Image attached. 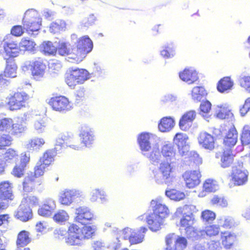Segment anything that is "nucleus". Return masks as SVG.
<instances>
[{
	"mask_svg": "<svg viewBox=\"0 0 250 250\" xmlns=\"http://www.w3.org/2000/svg\"><path fill=\"white\" fill-rule=\"evenodd\" d=\"M161 154L159 149L152 150L148 158L149 160L152 163H158L160 160Z\"/></svg>",
	"mask_w": 250,
	"mask_h": 250,
	"instance_id": "63",
	"label": "nucleus"
},
{
	"mask_svg": "<svg viewBox=\"0 0 250 250\" xmlns=\"http://www.w3.org/2000/svg\"><path fill=\"white\" fill-rule=\"evenodd\" d=\"M69 217V215L66 211L59 210L54 214L53 219L55 222L60 223L67 221Z\"/></svg>",
	"mask_w": 250,
	"mask_h": 250,
	"instance_id": "48",
	"label": "nucleus"
},
{
	"mask_svg": "<svg viewBox=\"0 0 250 250\" xmlns=\"http://www.w3.org/2000/svg\"><path fill=\"white\" fill-rule=\"evenodd\" d=\"M93 47L92 41L88 36H84L79 38L74 50L76 53V63L82 62L86 55L92 51Z\"/></svg>",
	"mask_w": 250,
	"mask_h": 250,
	"instance_id": "5",
	"label": "nucleus"
},
{
	"mask_svg": "<svg viewBox=\"0 0 250 250\" xmlns=\"http://www.w3.org/2000/svg\"><path fill=\"white\" fill-rule=\"evenodd\" d=\"M165 219L151 213L146 217V223L149 229L152 231H156L161 229L164 224Z\"/></svg>",
	"mask_w": 250,
	"mask_h": 250,
	"instance_id": "21",
	"label": "nucleus"
},
{
	"mask_svg": "<svg viewBox=\"0 0 250 250\" xmlns=\"http://www.w3.org/2000/svg\"><path fill=\"white\" fill-rule=\"evenodd\" d=\"M217 188L216 182L211 179H206L203 184V190L206 192H215Z\"/></svg>",
	"mask_w": 250,
	"mask_h": 250,
	"instance_id": "44",
	"label": "nucleus"
},
{
	"mask_svg": "<svg viewBox=\"0 0 250 250\" xmlns=\"http://www.w3.org/2000/svg\"><path fill=\"white\" fill-rule=\"evenodd\" d=\"M81 192L75 190L65 189L61 193L59 201L62 205H70L73 201L78 198L82 197Z\"/></svg>",
	"mask_w": 250,
	"mask_h": 250,
	"instance_id": "15",
	"label": "nucleus"
},
{
	"mask_svg": "<svg viewBox=\"0 0 250 250\" xmlns=\"http://www.w3.org/2000/svg\"><path fill=\"white\" fill-rule=\"evenodd\" d=\"M68 235L66 243L70 246H81L83 240L91 238L95 233V228L92 226H84L79 227L77 224L70 225L67 230Z\"/></svg>",
	"mask_w": 250,
	"mask_h": 250,
	"instance_id": "2",
	"label": "nucleus"
},
{
	"mask_svg": "<svg viewBox=\"0 0 250 250\" xmlns=\"http://www.w3.org/2000/svg\"><path fill=\"white\" fill-rule=\"evenodd\" d=\"M240 140L243 145L250 144V127L249 126L245 125L243 127Z\"/></svg>",
	"mask_w": 250,
	"mask_h": 250,
	"instance_id": "50",
	"label": "nucleus"
},
{
	"mask_svg": "<svg viewBox=\"0 0 250 250\" xmlns=\"http://www.w3.org/2000/svg\"><path fill=\"white\" fill-rule=\"evenodd\" d=\"M15 217L21 222H27L33 217L32 209L29 207L21 203L15 213Z\"/></svg>",
	"mask_w": 250,
	"mask_h": 250,
	"instance_id": "20",
	"label": "nucleus"
},
{
	"mask_svg": "<svg viewBox=\"0 0 250 250\" xmlns=\"http://www.w3.org/2000/svg\"><path fill=\"white\" fill-rule=\"evenodd\" d=\"M41 26V21L36 16L34 11L27 10L23 19V26L27 32L38 31Z\"/></svg>",
	"mask_w": 250,
	"mask_h": 250,
	"instance_id": "6",
	"label": "nucleus"
},
{
	"mask_svg": "<svg viewBox=\"0 0 250 250\" xmlns=\"http://www.w3.org/2000/svg\"><path fill=\"white\" fill-rule=\"evenodd\" d=\"M48 104L54 110L60 112L68 111L71 108L68 99L62 95L51 97Z\"/></svg>",
	"mask_w": 250,
	"mask_h": 250,
	"instance_id": "8",
	"label": "nucleus"
},
{
	"mask_svg": "<svg viewBox=\"0 0 250 250\" xmlns=\"http://www.w3.org/2000/svg\"><path fill=\"white\" fill-rule=\"evenodd\" d=\"M39 199L36 196L32 195H27L21 202V203L29 208L30 207H36L39 205Z\"/></svg>",
	"mask_w": 250,
	"mask_h": 250,
	"instance_id": "46",
	"label": "nucleus"
},
{
	"mask_svg": "<svg viewBox=\"0 0 250 250\" xmlns=\"http://www.w3.org/2000/svg\"><path fill=\"white\" fill-rule=\"evenodd\" d=\"M159 171L161 174L162 179L165 181H168L172 178L173 167L171 163L162 162L159 167Z\"/></svg>",
	"mask_w": 250,
	"mask_h": 250,
	"instance_id": "25",
	"label": "nucleus"
},
{
	"mask_svg": "<svg viewBox=\"0 0 250 250\" xmlns=\"http://www.w3.org/2000/svg\"><path fill=\"white\" fill-rule=\"evenodd\" d=\"M164 250H183L187 246V240L182 236H176L174 233L168 234L165 237Z\"/></svg>",
	"mask_w": 250,
	"mask_h": 250,
	"instance_id": "7",
	"label": "nucleus"
},
{
	"mask_svg": "<svg viewBox=\"0 0 250 250\" xmlns=\"http://www.w3.org/2000/svg\"><path fill=\"white\" fill-rule=\"evenodd\" d=\"M220 228L219 225L211 224L206 226L203 230V233L209 237L218 235L220 232Z\"/></svg>",
	"mask_w": 250,
	"mask_h": 250,
	"instance_id": "40",
	"label": "nucleus"
},
{
	"mask_svg": "<svg viewBox=\"0 0 250 250\" xmlns=\"http://www.w3.org/2000/svg\"><path fill=\"white\" fill-rule=\"evenodd\" d=\"M211 106L212 104L208 100L203 101L199 107L200 114L203 116H206L210 112Z\"/></svg>",
	"mask_w": 250,
	"mask_h": 250,
	"instance_id": "57",
	"label": "nucleus"
},
{
	"mask_svg": "<svg viewBox=\"0 0 250 250\" xmlns=\"http://www.w3.org/2000/svg\"><path fill=\"white\" fill-rule=\"evenodd\" d=\"M13 140L12 136L9 133L0 135V150L11 146Z\"/></svg>",
	"mask_w": 250,
	"mask_h": 250,
	"instance_id": "49",
	"label": "nucleus"
},
{
	"mask_svg": "<svg viewBox=\"0 0 250 250\" xmlns=\"http://www.w3.org/2000/svg\"><path fill=\"white\" fill-rule=\"evenodd\" d=\"M13 120L11 118H3L0 120V131H10Z\"/></svg>",
	"mask_w": 250,
	"mask_h": 250,
	"instance_id": "59",
	"label": "nucleus"
},
{
	"mask_svg": "<svg viewBox=\"0 0 250 250\" xmlns=\"http://www.w3.org/2000/svg\"><path fill=\"white\" fill-rule=\"evenodd\" d=\"M3 48L7 58L13 59L18 56L20 50L19 44L16 42L12 41L5 42Z\"/></svg>",
	"mask_w": 250,
	"mask_h": 250,
	"instance_id": "23",
	"label": "nucleus"
},
{
	"mask_svg": "<svg viewBox=\"0 0 250 250\" xmlns=\"http://www.w3.org/2000/svg\"><path fill=\"white\" fill-rule=\"evenodd\" d=\"M34 128L38 133L43 132L46 127V124L44 121L40 120L37 121L34 123Z\"/></svg>",
	"mask_w": 250,
	"mask_h": 250,
	"instance_id": "62",
	"label": "nucleus"
},
{
	"mask_svg": "<svg viewBox=\"0 0 250 250\" xmlns=\"http://www.w3.org/2000/svg\"><path fill=\"white\" fill-rule=\"evenodd\" d=\"M207 95L205 88L202 86H195L191 91L192 99L197 102L200 101Z\"/></svg>",
	"mask_w": 250,
	"mask_h": 250,
	"instance_id": "38",
	"label": "nucleus"
},
{
	"mask_svg": "<svg viewBox=\"0 0 250 250\" xmlns=\"http://www.w3.org/2000/svg\"><path fill=\"white\" fill-rule=\"evenodd\" d=\"M215 112L216 117L220 119H229L233 116L229 106H227L226 104L217 105Z\"/></svg>",
	"mask_w": 250,
	"mask_h": 250,
	"instance_id": "32",
	"label": "nucleus"
},
{
	"mask_svg": "<svg viewBox=\"0 0 250 250\" xmlns=\"http://www.w3.org/2000/svg\"><path fill=\"white\" fill-rule=\"evenodd\" d=\"M149 139L150 137L148 133H142L139 135L138 138V143L142 151L146 152L150 150L151 146Z\"/></svg>",
	"mask_w": 250,
	"mask_h": 250,
	"instance_id": "35",
	"label": "nucleus"
},
{
	"mask_svg": "<svg viewBox=\"0 0 250 250\" xmlns=\"http://www.w3.org/2000/svg\"><path fill=\"white\" fill-rule=\"evenodd\" d=\"M55 208V201L48 200L40 207L38 210V213L40 216L48 217L52 215Z\"/></svg>",
	"mask_w": 250,
	"mask_h": 250,
	"instance_id": "26",
	"label": "nucleus"
},
{
	"mask_svg": "<svg viewBox=\"0 0 250 250\" xmlns=\"http://www.w3.org/2000/svg\"><path fill=\"white\" fill-rule=\"evenodd\" d=\"M90 78V73L85 69H71L66 74L65 82L68 86L74 88L77 84H83Z\"/></svg>",
	"mask_w": 250,
	"mask_h": 250,
	"instance_id": "3",
	"label": "nucleus"
},
{
	"mask_svg": "<svg viewBox=\"0 0 250 250\" xmlns=\"http://www.w3.org/2000/svg\"><path fill=\"white\" fill-rule=\"evenodd\" d=\"M166 195L170 199L175 201L183 200L185 197L184 192L175 189H171L166 191Z\"/></svg>",
	"mask_w": 250,
	"mask_h": 250,
	"instance_id": "43",
	"label": "nucleus"
},
{
	"mask_svg": "<svg viewBox=\"0 0 250 250\" xmlns=\"http://www.w3.org/2000/svg\"><path fill=\"white\" fill-rule=\"evenodd\" d=\"M74 47H70L68 42L59 41L57 47V51L62 56L67 57L69 61L76 63V58Z\"/></svg>",
	"mask_w": 250,
	"mask_h": 250,
	"instance_id": "12",
	"label": "nucleus"
},
{
	"mask_svg": "<svg viewBox=\"0 0 250 250\" xmlns=\"http://www.w3.org/2000/svg\"><path fill=\"white\" fill-rule=\"evenodd\" d=\"M42 182L37 179L35 176L32 175H28L24 179L22 185L23 189L26 192H31L35 189L38 186H40Z\"/></svg>",
	"mask_w": 250,
	"mask_h": 250,
	"instance_id": "24",
	"label": "nucleus"
},
{
	"mask_svg": "<svg viewBox=\"0 0 250 250\" xmlns=\"http://www.w3.org/2000/svg\"><path fill=\"white\" fill-rule=\"evenodd\" d=\"M152 213L165 219L169 214V209L165 204H163L159 202H156Z\"/></svg>",
	"mask_w": 250,
	"mask_h": 250,
	"instance_id": "37",
	"label": "nucleus"
},
{
	"mask_svg": "<svg viewBox=\"0 0 250 250\" xmlns=\"http://www.w3.org/2000/svg\"><path fill=\"white\" fill-rule=\"evenodd\" d=\"M233 85V81L230 77H224L217 83V89L220 93L227 92L232 88Z\"/></svg>",
	"mask_w": 250,
	"mask_h": 250,
	"instance_id": "27",
	"label": "nucleus"
},
{
	"mask_svg": "<svg viewBox=\"0 0 250 250\" xmlns=\"http://www.w3.org/2000/svg\"><path fill=\"white\" fill-rule=\"evenodd\" d=\"M196 116L195 111L190 110L185 112L180 118L179 126L183 131L188 130L192 126V123Z\"/></svg>",
	"mask_w": 250,
	"mask_h": 250,
	"instance_id": "18",
	"label": "nucleus"
},
{
	"mask_svg": "<svg viewBox=\"0 0 250 250\" xmlns=\"http://www.w3.org/2000/svg\"><path fill=\"white\" fill-rule=\"evenodd\" d=\"M201 177V174L199 169L188 170L182 174L185 185L188 188L197 187L200 183Z\"/></svg>",
	"mask_w": 250,
	"mask_h": 250,
	"instance_id": "10",
	"label": "nucleus"
},
{
	"mask_svg": "<svg viewBox=\"0 0 250 250\" xmlns=\"http://www.w3.org/2000/svg\"><path fill=\"white\" fill-rule=\"evenodd\" d=\"M238 132L234 126L230 128L223 141L224 145L229 147H232L235 145L237 142Z\"/></svg>",
	"mask_w": 250,
	"mask_h": 250,
	"instance_id": "30",
	"label": "nucleus"
},
{
	"mask_svg": "<svg viewBox=\"0 0 250 250\" xmlns=\"http://www.w3.org/2000/svg\"><path fill=\"white\" fill-rule=\"evenodd\" d=\"M29 99V95L24 92H15L6 98V104L9 110L17 111L26 107Z\"/></svg>",
	"mask_w": 250,
	"mask_h": 250,
	"instance_id": "4",
	"label": "nucleus"
},
{
	"mask_svg": "<svg viewBox=\"0 0 250 250\" xmlns=\"http://www.w3.org/2000/svg\"><path fill=\"white\" fill-rule=\"evenodd\" d=\"M35 45L36 44L33 41L25 38L22 39L19 43L20 50L24 51H31L34 50Z\"/></svg>",
	"mask_w": 250,
	"mask_h": 250,
	"instance_id": "51",
	"label": "nucleus"
},
{
	"mask_svg": "<svg viewBox=\"0 0 250 250\" xmlns=\"http://www.w3.org/2000/svg\"><path fill=\"white\" fill-rule=\"evenodd\" d=\"M26 126L22 121H17L16 123L12 122V125L8 133L10 135L20 136L26 130Z\"/></svg>",
	"mask_w": 250,
	"mask_h": 250,
	"instance_id": "34",
	"label": "nucleus"
},
{
	"mask_svg": "<svg viewBox=\"0 0 250 250\" xmlns=\"http://www.w3.org/2000/svg\"><path fill=\"white\" fill-rule=\"evenodd\" d=\"M6 65L4 71V76L5 77L14 78L16 76L17 65L15 60L12 58L5 59Z\"/></svg>",
	"mask_w": 250,
	"mask_h": 250,
	"instance_id": "28",
	"label": "nucleus"
},
{
	"mask_svg": "<svg viewBox=\"0 0 250 250\" xmlns=\"http://www.w3.org/2000/svg\"><path fill=\"white\" fill-rule=\"evenodd\" d=\"M133 229L129 228H126L120 231V237L125 240H128L131 236Z\"/></svg>",
	"mask_w": 250,
	"mask_h": 250,
	"instance_id": "61",
	"label": "nucleus"
},
{
	"mask_svg": "<svg viewBox=\"0 0 250 250\" xmlns=\"http://www.w3.org/2000/svg\"><path fill=\"white\" fill-rule=\"evenodd\" d=\"M202 158L195 151L189 152L185 157L183 165L188 168L199 169V166L202 164Z\"/></svg>",
	"mask_w": 250,
	"mask_h": 250,
	"instance_id": "13",
	"label": "nucleus"
},
{
	"mask_svg": "<svg viewBox=\"0 0 250 250\" xmlns=\"http://www.w3.org/2000/svg\"><path fill=\"white\" fill-rule=\"evenodd\" d=\"M161 152L165 157L170 159L174 157L175 154L173 147L171 144L164 145L162 148Z\"/></svg>",
	"mask_w": 250,
	"mask_h": 250,
	"instance_id": "54",
	"label": "nucleus"
},
{
	"mask_svg": "<svg viewBox=\"0 0 250 250\" xmlns=\"http://www.w3.org/2000/svg\"><path fill=\"white\" fill-rule=\"evenodd\" d=\"M239 83L240 86L250 93V75L241 76Z\"/></svg>",
	"mask_w": 250,
	"mask_h": 250,
	"instance_id": "58",
	"label": "nucleus"
},
{
	"mask_svg": "<svg viewBox=\"0 0 250 250\" xmlns=\"http://www.w3.org/2000/svg\"><path fill=\"white\" fill-rule=\"evenodd\" d=\"M194 209L193 206L186 205L178 208L175 212L176 217L180 218L179 227L185 230L187 237H190L198 232L193 226L196 221Z\"/></svg>",
	"mask_w": 250,
	"mask_h": 250,
	"instance_id": "1",
	"label": "nucleus"
},
{
	"mask_svg": "<svg viewBox=\"0 0 250 250\" xmlns=\"http://www.w3.org/2000/svg\"><path fill=\"white\" fill-rule=\"evenodd\" d=\"M18 152L13 148L8 149L4 154V159L5 161L10 162L18 159Z\"/></svg>",
	"mask_w": 250,
	"mask_h": 250,
	"instance_id": "53",
	"label": "nucleus"
},
{
	"mask_svg": "<svg viewBox=\"0 0 250 250\" xmlns=\"http://www.w3.org/2000/svg\"><path fill=\"white\" fill-rule=\"evenodd\" d=\"M198 144L204 149L212 150L215 148V138L211 134L201 132L197 138Z\"/></svg>",
	"mask_w": 250,
	"mask_h": 250,
	"instance_id": "17",
	"label": "nucleus"
},
{
	"mask_svg": "<svg viewBox=\"0 0 250 250\" xmlns=\"http://www.w3.org/2000/svg\"><path fill=\"white\" fill-rule=\"evenodd\" d=\"M42 48L45 53L49 55H54L57 52V47L54 46L52 42L49 41L43 42Z\"/></svg>",
	"mask_w": 250,
	"mask_h": 250,
	"instance_id": "55",
	"label": "nucleus"
},
{
	"mask_svg": "<svg viewBox=\"0 0 250 250\" xmlns=\"http://www.w3.org/2000/svg\"><path fill=\"white\" fill-rule=\"evenodd\" d=\"M31 241L30 233L25 230L21 231L18 234L16 245L20 247H24Z\"/></svg>",
	"mask_w": 250,
	"mask_h": 250,
	"instance_id": "36",
	"label": "nucleus"
},
{
	"mask_svg": "<svg viewBox=\"0 0 250 250\" xmlns=\"http://www.w3.org/2000/svg\"><path fill=\"white\" fill-rule=\"evenodd\" d=\"M234 157L235 155L230 149H224L223 152H217L215 154L216 158H220V165L223 168L230 167L234 162Z\"/></svg>",
	"mask_w": 250,
	"mask_h": 250,
	"instance_id": "16",
	"label": "nucleus"
},
{
	"mask_svg": "<svg viewBox=\"0 0 250 250\" xmlns=\"http://www.w3.org/2000/svg\"><path fill=\"white\" fill-rule=\"evenodd\" d=\"M55 155V152L53 150H47L43 154L39 161L48 167L54 161Z\"/></svg>",
	"mask_w": 250,
	"mask_h": 250,
	"instance_id": "41",
	"label": "nucleus"
},
{
	"mask_svg": "<svg viewBox=\"0 0 250 250\" xmlns=\"http://www.w3.org/2000/svg\"><path fill=\"white\" fill-rule=\"evenodd\" d=\"M179 77L182 81L188 84L194 83L198 79L196 72L189 68H185L183 71L180 72Z\"/></svg>",
	"mask_w": 250,
	"mask_h": 250,
	"instance_id": "31",
	"label": "nucleus"
},
{
	"mask_svg": "<svg viewBox=\"0 0 250 250\" xmlns=\"http://www.w3.org/2000/svg\"><path fill=\"white\" fill-rule=\"evenodd\" d=\"M25 167L20 164L16 165L12 170V174L16 177L20 178L24 175V170Z\"/></svg>",
	"mask_w": 250,
	"mask_h": 250,
	"instance_id": "60",
	"label": "nucleus"
},
{
	"mask_svg": "<svg viewBox=\"0 0 250 250\" xmlns=\"http://www.w3.org/2000/svg\"><path fill=\"white\" fill-rule=\"evenodd\" d=\"M94 216L90 210L86 207H80L76 209L75 221L83 225L86 226L93 219Z\"/></svg>",
	"mask_w": 250,
	"mask_h": 250,
	"instance_id": "14",
	"label": "nucleus"
},
{
	"mask_svg": "<svg viewBox=\"0 0 250 250\" xmlns=\"http://www.w3.org/2000/svg\"><path fill=\"white\" fill-rule=\"evenodd\" d=\"M82 143L85 146H89L93 143L94 141L93 133L91 130L83 131L80 135Z\"/></svg>",
	"mask_w": 250,
	"mask_h": 250,
	"instance_id": "42",
	"label": "nucleus"
},
{
	"mask_svg": "<svg viewBox=\"0 0 250 250\" xmlns=\"http://www.w3.org/2000/svg\"><path fill=\"white\" fill-rule=\"evenodd\" d=\"M231 181L236 186H242L247 184L249 172L243 167H234L231 173Z\"/></svg>",
	"mask_w": 250,
	"mask_h": 250,
	"instance_id": "9",
	"label": "nucleus"
},
{
	"mask_svg": "<svg viewBox=\"0 0 250 250\" xmlns=\"http://www.w3.org/2000/svg\"><path fill=\"white\" fill-rule=\"evenodd\" d=\"M29 65L31 66V75L34 79L39 81L43 77L46 66L43 62L36 61L30 62Z\"/></svg>",
	"mask_w": 250,
	"mask_h": 250,
	"instance_id": "19",
	"label": "nucleus"
},
{
	"mask_svg": "<svg viewBox=\"0 0 250 250\" xmlns=\"http://www.w3.org/2000/svg\"><path fill=\"white\" fill-rule=\"evenodd\" d=\"M47 167L43 163H41L39 160L37 165L34 167V173L31 175L35 176L37 178L40 176H42L45 172V169Z\"/></svg>",
	"mask_w": 250,
	"mask_h": 250,
	"instance_id": "56",
	"label": "nucleus"
},
{
	"mask_svg": "<svg viewBox=\"0 0 250 250\" xmlns=\"http://www.w3.org/2000/svg\"><path fill=\"white\" fill-rule=\"evenodd\" d=\"M210 204L213 206H219L225 208L228 206V202L226 197L222 195H215L210 199Z\"/></svg>",
	"mask_w": 250,
	"mask_h": 250,
	"instance_id": "39",
	"label": "nucleus"
},
{
	"mask_svg": "<svg viewBox=\"0 0 250 250\" xmlns=\"http://www.w3.org/2000/svg\"><path fill=\"white\" fill-rule=\"evenodd\" d=\"M45 143L42 138H35L30 140L27 144V148L30 150H34L40 148Z\"/></svg>",
	"mask_w": 250,
	"mask_h": 250,
	"instance_id": "47",
	"label": "nucleus"
},
{
	"mask_svg": "<svg viewBox=\"0 0 250 250\" xmlns=\"http://www.w3.org/2000/svg\"><path fill=\"white\" fill-rule=\"evenodd\" d=\"M175 125L174 119L171 117H164L159 121L158 124L159 130L162 132L169 131Z\"/></svg>",
	"mask_w": 250,
	"mask_h": 250,
	"instance_id": "33",
	"label": "nucleus"
},
{
	"mask_svg": "<svg viewBox=\"0 0 250 250\" xmlns=\"http://www.w3.org/2000/svg\"><path fill=\"white\" fill-rule=\"evenodd\" d=\"M147 230V229L145 227H141L138 231L133 229L129 240L130 245H133L141 243L144 241L145 233Z\"/></svg>",
	"mask_w": 250,
	"mask_h": 250,
	"instance_id": "29",
	"label": "nucleus"
},
{
	"mask_svg": "<svg viewBox=\"0 0 250 250\" xmlns=\"http://www.w3.org/2000/svg\"><path fill=\"white\" fill-rule=\"evenodd\" d=\"M220 239L224 247L229 250L232 248L236 242L237 237L234 233L224 231L221 233Z\"/></svg>",
	"mask_w": 250,
	"mask_h": 250,
	"instance_id": "22",
	"label": "nucleus"
},
{
	"mask_svg": "<svg viewBox=\"0 0 250 250\" xmlns=\"http://www.w3.org/2000/svg\"><path fill=\"white\" fill-rule=\"evenodd\" d=\"M187 139V137L185 134L182 133H178L174 138V142L180 149L186 146Z\"/></svg>",
	"mask_w": 250,
	"mask_h": 250,
	"instance_id": "52",
	"label": "nucleus"
},
{
	"mask_svg": "<svg viewBox=\"0 0 250 250\" xmlns=\"http://www.w3.org/2000/svg\"><path fill=\"white\" fill-rule=\"evenodd\" d=\"M250 109V97L247 98L243 106L240 108V112L242 116H245Z\"/></svg>",
	"mask_w": 250,
	"mask_h": 250,
	"instance_id": "64",
	"label": "nucleus"
},
{
	"mask_svg": "<svg viewBox=\"0 0 250 250\" xmlns=\"http://www.w3.org/2000/svg\"><path fill=\"white\" fill-rule=\"evenodd\" d=\"M215 213L209 209H205L202 211L201 218L202 220L206 223H211L214 221L216 218Z\"/></svg>",
	"mask_w": 250,
	"mask_h": 250,
	"instance_id": "45",
	"label": "nucleus"
},
{
	"mask_svg": "<svg viewBox=\"0 0 250 250\" xmlns=\"http://www.w3.org/2000/svg\"><path fill=\"white\" fill-rule=\"evenodd\" d=\"M12 189L13 185L9 181L0 182V203H4L8 206V203L15 198Z\"/></svg>",
	"mask_w": 250,
	"mask_h": 250,
	"instance_id": "11",
	"label": "nucleus"
}]
</instances>
